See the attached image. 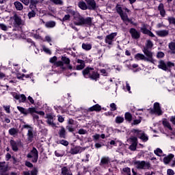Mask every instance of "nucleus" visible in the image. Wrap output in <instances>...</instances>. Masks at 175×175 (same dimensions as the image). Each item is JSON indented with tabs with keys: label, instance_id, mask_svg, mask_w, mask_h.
I'll list each match as a JSON object with an SVG mask.
<instances>
[{
	"label": "nucleus",
	"instance_id": "09e8293b",
	"mask_svg": "<svg viewBox=\"0 0 175 175\" xmlns=\"http://www.w3.org/2000/svg\"><path fill=\"white\" fill-rule=\"evenodd\" d=\"M62 59V62L66 64L67 65H69L70 64V59H69V58L66 57H63Z\"/></svg>",
	"mask_w": 175,
	"mask_h": 175
},
{
	"label": "nucleus",
	"instance_id": "49530a36",
	"mask_svg": "<svg viewBox=\"0 0 175 175\" xmlns=\"http://www.w3.org/2000/svg\"><path fill=\"white\" fill-rule=\"evenodd\" d=\"M27 16L29 18H32V17H35V16H36V12L35 10H32L30 12L28 13Z\"/></svg>",
	"mask_w": 175,
	"mask_h": 175
},
{
	"label": "nucleus",
	"instance_id": "0e129e2a",
	"mask_svg": "<svg viewBox=\"0 0 175 175\" xmlns=\"http://www.w3.org/2000/svg\"><path fill=\"white\" fill-rule=\"evenodd\" d=\"M21 1V2H22V3H23L24 5H25V6H28V5H29V0H19Z\"/></svg>",
	"mask_w": 175,
	"mask_h": 175
},
{
	"label": "nucleus",
	"instance_id": "473e14b6",
	"mask_svg": "<svg viewBox=\"0 0 175 175\" xmlns=\"http://www.w3.org/2000/svg\"><path fill=\"white\" fill-rule=\"evenodd\" d=\"M168 47L172 51V54H175V42H172L169 43Z\"/></svg>",
	"mask_w": 175,
	"mask_h": 175
},
{
	"label": "nucleus",
	"instance_id": "5701e85b",
	"mask_svg": "<svg viewBox=\"0 0 175 175\" xmlns=\"http://www.w3.org/2000/svg\"><path fill=\"white\" fill-rule=\"evenodd\" d=\"M120 16L121 17V19L122 20V21H124V23H125V24H126L127 23H131V19H129L126 13L123 12Z\"/></svg>",
	"mask_w": 175,
	"mask_h": 175
},
{
	"label": "nucleus",
	"instance_id": "f3484780",
	"mask_svg": "<svg viewBox=\"0 0 175 175\" xmlns=\"http://www.w3.org/2000/svg\"><path fill=\"white\" fill-rule=\"evenodd\" d=\"M14 20L16 25H24V21H23L21 17L18 16L17 14L14 16Z\"/></svg>",
	"mask_w": 175,
	"mask_h": 175
},
{
	"label": "nucleus",
	"instance_id": "1a4fd4ad",
	"mask_svg": "<svg viewBox=\"0 0 175 175\" xmlns=\"http://www.w3.org/2000/svg\"><path fill=\"white\" fill-rule=\"evenodd\" d=\"M12 95L14 99H16V100H19L20 103H24L25 100H27V97L24 94H18L16 92H12Z\"/></svg>",
	"mask_w": 175,
	"mask_h": 175
},
{
	"label": "nucleus",
	"instance_id": "f03ea898",
	"mask_svg": "<svg viewBox=\"0 0 175 175\" xmlns=\"http://www.w3.org/2000/svg\"><path fill=\"white\" fill-rule=\"evenodd\" d=\"M83 75L85 79H91V80H95L96 81L99 79V74L97 71H95L94 68H86L83 70Z\"/></svg>",
	"mask_w": 175,
	"mask_h": 175
},
{
	"label": "nucleus",
	"instance_id": "bb28decb",
	"mask_svg": "<svg viewBox=\"0 0 175 175\" xmlns=\"http://www.w3.org/2000/svg\"><path fill=\"white\" fill-rule=\"evenodd\" d=\"M14 5L16 9V10L21 11L23 9H24V6H23V3H21L20 1H15L14 3Z\"/></svg>",
	"mask_w": 175,
	"mask_h": 175
},
{
	"label": "nucleus",
	"instance_id": "a18cd8bd",
	"mask_svg": "<svg viewBox=\"0 0 175 175\" xmlns=\"http://www.w3.org/2000/svg\"><path fill=\"white\" fill-rule=\"evenodd\" d=\"M167 21L170 24H172L173 25H175V18L173 16H170L167 18Z\"/></svg>",
	"mask_w": 175,
	"mask_h": 175
},
{
	"label": "nucleus",
	"instance_id": "f257e3e1",
	"mask_svg": "<svg viewBox=\"0 0 175 175\" xmlns=\"http://www.w3.org/2000/svg\"><path fill=\"white\" fill-rule=\"evenodd\" d=\"M75 25H78L79 27H91L92 25V18L87 17L84 18L80 14H76L74 16Z\"/></svg>",
	"mask_w": 175,
	"mask_h": 175
},
{
	"label": "nucleus",
	"instance_id": "c85d7f7f",
	"mask_svg": "<svg viewBox=\"0 0 175 175\" xmlns=\"http://www.w3.org/2000/svg\"><path fill=\"white\" fill-rule=\"evenodd\" d=\"M85 2L88 3L92 9H95L96 8V3L95 2V0H85Z\"/></svg>",
	"mask_w": 175,
	"mask_h": 175
},
{
	"label": "nucleus",
	"instance_id": "20e7f679",
	"mask_svg": "<svg viewBox=\"0 0 175 175\" xmlns=\"http://www.w3.org/2000/svg\"><path fill=\"white\" fill-rule=\"evenodd\" d=\"M23 128L25 129H27V140L31 143L33 140V137H35V133L33 132V127H32L29 124H25L23 126Z\"/></svg>",
	"mask_w": 175,
	"mask_h": 175
},
{
	"label": "nucleus",
	"instance_id": "6ab92c4d",
	"mask_svg": "<svg viewBox=\"0 0 175 175\" xmlns=\"http://www.w3.org/2000/svg\"><path fill=\"white\" fill-rule=\"evenodd\" d=\"M156 33L158 36H160L161 38H165V36H167V35H169V31L159 30V31H156Z\"/></svg>",
	"mask_w": 175,
	"mask_h": 175
},
{
	"label": "nucleus",
	"instance_id": "c9c22d12",
	"mask_svg": "<svg viewBox=\"0 0 175 175\" xmlns=\"http://www.w3.org/2000/svg\"><path fill=\"white\" fill-rule=\"evenodd\" d=\"M154 154L157 155V157H162L163 155V152L161 150V148H157L154 151Z\"/></svg>",
	"mask_w": 175,
	"mask_h": 175
},
{
	"label": "nucleus",
	"instance_id": "ea45409f",
	"mask_svg": "<svg viewBox=\"0 0 175 175\" xmlns=\"http://www.w3.org/2000/svg\"><path fill=\"white\" fill-rule=\"evenodd\" d=\"M125 120L131 122V121H132V114H131L129 112H126L125 113Z\"/></svg>",
	"mask_w": 175,
	"mask_h": 175
},
{
	"label": "nucleus",
	"instance_id": "052dcab7",
	"mask_svg": "<svg viewBox=\"0 0 175 175\" xmlns=\"http://www.w3.org/2000/svg\"><path fill=\"white\" fill-rule=\"evenodd\" d=\"M66 12L67 13H70V14H72V16H76V12H75V11H73V10H72V9H68L67 10H66Z\"/></svg>",
	"mask_w": 175,
	"mask_h": 175
},
{
	"label": "nucleus",
	"instance_id": "13d9d810",
	"mask_svg": "<svg viewBox=\"0 0 175 175\" xmlns=\"http://www.w3.org/2000/svg\"><path fill=\"white\" fill-rule=\"evenodd\" d=\"M42 50H43V51H44V53H46V54H51V51H50L49 49V48H47L46 46H43Z\"/></svg>",
	"mask_w": 175,
	"mask_h": 175
},
{
	"label": "nucleus",
	"instance_id": "6e6552de",
	"mask_svg": "<svg viewBox=\"0 0 175 175\" xmlns=\"http://www.w3.org/2000/svg\"><path fill=\"white\" fill-rule=\"evenodd\" d=\"M146 57L142 53H137L135 55V59L137 61L144 60L147 61L148 62H151L152 64H154V59H152V56H147Z\"/></svg>",
	"mask_w": 175,
	"mask_h": 175
},
{
	"label": "nucleus",
	"instance_id": "79ce46f5",
	"mask_svg": "<svg viewBox=\"0 0 175 175\" xmlns=\"http://www.w3.org/2000/svg\"><path fill=\"white\" fill-rule=\"evenodd\" d=\"M18 131L17 129H14V128H12L11 129L9 130V133L10 135H11L12 136L14 135H17L18 133Z\"/></svg>",
	"mask_w": 175,
	"mask_h": 175
},
{
	"label": "nucleus",
	"instance_id": "e2e57ef3",
	"mask_svg": "<svg viewBox=\"0 0 175 175\" xmlns=\"http://www.w3.org/2000/svg\"><path fill=\"white\" fill-rule=\"evenodd\" d=\"M55 66H64V62L59 61L56 62L54 64Z\"/></svg>",
	"mask_w": 175,
	"mask_h": 175
},
{
	"label": "nucleus",
	"instance_id": "a878e982",
	"mask_svg": "<svg viewBox=\"0 0 175 175\" xmlns=\"http://www.w3.org/2000/svg\"><path fill=\"white\" fill-rule=\"evenodd\" d=\"M158 10L160 12V14L162 17H165V15L166 14V12L165 11V9L163 8V4L160 3L158 7Z\"/></svg>",
	"mask_w": 175,
	"mask_h": 175
},
{
	"label": "nucleus",
	"instance_id": "0eeeda50",
	"mask_svg": "<svg viewBox=\"0 0 175 175\" xmlns=\"http://www.w3.org/2000/svg\"><path fill=\"white\" fill-rule=\"evenodd\" d=\"M27 158H32L31 162H33V163H36L39 158V152H38V150L36 149V148H33L31 152L27 154Z\"/></svg>",
	"mask_w": 175,
	"mask_h": 175
},
{
	"label": "nucleus",
	"instance_id": "de8ad7c7",
	"mask_svg": "<svg viewBox=\"0 0 175 175\" xmlns=\"http://www.w3.org/2000/svg\"><path fill=\"white\" fill-rule=\"evenodd\" d=\"M51 2H53V3H55V5H63L64 1L62 0H50Z\"/></svg>",
	"mask_w": 175,
	"mask_h": 175
},
{
	"label": "nucleus",
	"instance_id": "f8f14e48",
	"mask_svg": "<svg viewBox=\"0 0 175 175\" xmlns=\"http://www.w3.org/2000/svg\"><path fill=\"white\" fill-rule=\"evenodd\" d=\"M131 140L132 144L129 146V150L131 151H136V147H137V137H131Z\"/></svg>",
	"mask_w": 175,
	"mask_h": 175
},
{
	"label": "nucleus",
	"instance_id": "3c124183",
	"mask_svg": "<svg viewBox=\"0 0 175 175\" xmlns=\"http://www.w3.org/2000/svg\"><path fill=\"white\" fill-rule=\"evenodd\" d=\"M29 8L30 9H33V8H36V1H35L34 0H31Z\"/></svg>",
	"mask_w": 175,
	"mask_h": 175
},
{
	"label": "nucleus",
	"instance_id": "5fc2aeb1",
	"mask_svg": "<svg viewBox=\"0 0 175 175\" xmlns=\"http://www.w3.org/2000/svg\"><path fill=\"white\" fill-rule=\"evenodd\" d=\"M78 133H79V135H87L88 131H87V130H84L83 129H80L78 131Z\"/></svg>",
	"mask_w": 175,
	"mask_h": 175
},
{
	"label": "nucleus",
	"instance_id": "f704fd0d",
	"mask_svg": "<svg viewBox=\"0 0 175 175\" xmlns=\"http://www.w3.org/2000/svg\"><path fill=\"white\" fill-rule=\"evenodd\" d=\"M82 49L83 50H86V51H89L92 49V45L91 44H82Z\"/></svg>",
	"mask_w": 175,
	"mask_h": 175
},
{
	"label": "nucleus",
	"instance_id": "7ed1b4c3",
	"mask_svg": "<svg viewBox=\"0 0 175 175\" xmlns=\"http://www.w3.org/2000/svg\"><path fill=\"white\" fill-rule=\"evenodd\" d=\"M134 165L138 170H147L151 167L150 162L146 161H135Z\"/></svg>",
	"mask_w": 175,
	"mask_h": 175
},
{
	"label": "nucleus",
	"instance_id": "ddd939ff",
	"mask_svg": "<svg viewBox=\"0 0 175 175\" xmlns=\"http://www.w3.org/2000/svg\"><path fill=\"white\" fill-rule=\"evenodd\" d=\"M129 32H130V33L131 35V38H133V39H139L140 38V33L139 31H137V30H136L135 28L130 29Z\"/></svg>",
	"mask_w": 175,
	"mask_h": 175
},
{
	"label": "nucleus",
	"instance_id": "69168bd1",
	"mask_svg": "<svg viewBox=\"0 0 175 175\" xmlns=\"http://www.w3.org/2000/svg\"><path fill=\"white\" fill-rule=\"evenodd\" d=\"M31 175H38V169L34 168L33 170H31Z\"/></svg>",
	"mask_w": 175,
	"mask_h": 175
},
{
	"label": "nucleus",
	"instance_id": "cd10ccee",
	"mask_svg": "<svg viewBox=\"0 0 175 175\" xmlns=\"http://www.w3.org/2000/svg\"><path fill=\"white\" fill-rule=\"evenodd\" d=\"M173 158H174V155L172 154H170L168 156L164 157V159H163L164 163L167 165V163H169V162H170V161H172V159H173Z\"/></svg>",
	"mask_w": 175,
	"mask_h": 175
},
{
	"label": "nucleus",
	"instance_id": "37998d69",
	"mask_svg": "<svg viewBox=\"0 0 175 175\" xmlns=\"http://www.w3.org/2000/svg\"><path fill=\"white\" fill-rule=\"evenodd\" d=\"M116 124H121L124 122V118L121 116H117L116 118Z\"/></svg>",
	"mask_w": 175,
	"mask_h": 175
},
{
	"label": "nucleus",
	"instance_id": "4c0bfd02",
	"mask_svg": "<svg viewBox=\"0 0 175 175\" xmlns=\"http://www.w3.org/2000/svg\"><path fill=\"white\" fill-rule=\"evenodd\" d=\"M116 9L117 13H118L120 16L122 14V13H124V10H122V8L121 7V5H116Z\"/></svg>",
	"mask_w": 175,
	"mask_h": 175
},
{
	"label": "nucleus",
	"instance_id": "c756f323",
	"mask_svg": "<svg viewBox=\"0 0 175 175\" xmlns=\"http://www.w3.org/2000/svg\"><path fill=\"white\" fill-rule=\"evenodd\" d=\"M121 175H131V168L128 167L122 168Z\"/></svg>",
	"mask_w": 175,
	"mask_h": 175
},
{
	"label": "nucleus",
	"instance_id": "603ef678",
	"mask_svg": "<svg viewBox=\"0 0 175 175\" xmlns=\"http://www.w3.org/2000/svg\"><path fill=\"white\" fill-rule=\"evenodd\" d=\"M5 111L8 113V114H10V105H3V106Z\"/></svg>",
	"mask_w": 175,
	"mask_h": 175
},
{
	"label": "nucleus",
	"instance_id": "a19ab883",
	"mask_svg": "<svg viewBox=\"0 0 175 175\" xmlns=\"http://www.w3.org/2000/svg\"><path fill=\"white\" fill-rule=\"evenodd\" d=\"M141 31L142 33H144L145 35H147L150 31V30L147 29V27L144 25L141 27Z\"/></svg>",
	"mask_w": 175,
	"mask_h": 175
},
{
	"label": "nucleus",
	"instance_id": "6e6d98bb",
	"mask_svg": "<svg viewBox=\"0 0 175 175\" xmlns=\"http://www.w3.org/2000/svg\"><path fill=\"white\" fill-rule=\"evenodd\" d=\"M49 62H51V64H54V65H55V62H57V57L54 56V57H51L49 59Z\"/></svg>",
	"mask_w": 175,
	"mask_h": 175
},
{
	"label": "nucleus",
	"instance_id": "4d7b16f0",
	"mask_svg": "<svg viewBox=\"0 0 175 175\" xmlns=\"http://www.w3.org/2000/svg\"><path fill=\"white\" fill-rule=\"evenodd\" d=\"M0 28L1 29H2V31H7L9 27H8V26H6L5 25L1 23Z\"/></svg>",
	"mask_w": 175,
	"mask_h": 175
},
{
	"label": "nucleus",
	"instance_id": "864d4df0",
	"mask_svg": "<svg viewBox=\"0 0 175 175\" xmlns=\"http://www.w3.org/2000/svg\"><path fill=\"white\" fill-rule=\"evenodd\" d=\"M55 157H62L63 155H65V152H59L56 150L55 151Z\"/></svg>",
	"mask_w": 175,
	"mask_h": 175
},
{
	"label": "nucleus",
	"instance_id": "2eb2a0df",
	"mask_svg": "<svg viewBox=\"0 0 175 175\" xmlns=\"http://www.w3.org/2000/svg\"><path fill=\"white\" fill-rule=\"evenodd\" d=\"M110 163L109 157H103L100 159V166H105V165H109Z\"/></svg>",
	"mask_w": 175,
	"mask_h": 175
},
{
	"label": "nucleus",
	"instance_id": "338daca9",
	"mask_svg": "<svg viewBox=\"0 0 175 175\" xmlns=\"http://www.w3.org/2000/svg\"><path fill=\"white\" fill-rule=\"evenodd\" d=\"M167 173L168 175H174V171L172 169H168Z\"/></svg>",
	"mask_w": 175,
	"mask_h": 175
},
{
	"label": "nucleus",
	"instance_id": "8fccbe9b",
	"mask_svg": "<svg viewBox=\"0 0 175 175\" xmlns=\"http://www.w3.org/2000/svg\"><path fill=\"white\" fill-rule=\"evenodd\" d=\"M109 106L111 107V111H116V110H117V105L116 103H111Z\"/></svg>",
	"mask_w": 175,
	"mask_h": 175
},
{
	"label": "nucleus",
	"instance_id": "aec40b11",
	"mask_svg": "<svg viewBox=\"0 0 175 175\" xmlns=\"http://www.w3.org/2000/svg\"><path fill=\"white\" fill-rule=\"evenodd\" d=\"M77 64H80V65L77 66L76 69L77 70H81L85 68V63H84L83 60L78 59Z\"/></svg>",
	"mask_w": 175,
	"mask_h": 175
},
{
	"label": "nucleus",
	"instance_id": "4be33fe9",
	"mask_svg": "<svg viewBox=\"0 0 175 175\" xmlns=\"http://www.w3.org/2000/svg\"><path fill=\"white\" fill-rule=\"evenodd\" d=\"M158 68L159 69H162V70H167V66H166V64L163 60H161L159 62Z\"/></svg>",
	"mask_w": 175,
	"mask_h": 175
},
{
	"label": "nucleus",
	"instance_id": "4468645a",
	"mask_svg": "<svg viewBox=\"0 0 175 175\" xmlns=\"http://www.w3.org/2000/svg\"><path fill=\"white\" fill-rule=\"evenodd\" d=\"M20 144H21V142L20 141L16 142L12 139L10 141V145L13 151H18V146H20Z\"/></svg>",
	"mask_w": 175,
	"mask_h": 175
},
{
	"label": "nucleus",
	"instance_id": "9d476101",
	"mask_svg": "<svg viewBox=\"0 0 175 175\" xmlns=\"http://www.w3.org/2000/svg\"><path fill=\"white\" fill-rule=\"evenodd\" d=\"M116 36H117V32L107 35L105 37V43L107 44H113V42H114V38H116Z\"/></svg>",
	"mask_w": 175,
	"mask_h": 175
},
{
	"label": "nucleus",
	"instance_id": "7c9ffc66",
	"mask_svg": "<svg viewBox=\"0 0 175 175\" xmlns=\"http://www.w3.org/2000/svg\"><path fill=\"white\" fill-rule=\"evenodd\" d=\"M45 27L46 28H54L55 27V21H49L45 23Z\"/></svg>",
	"mask_w": 175,
	"mask_h": 175
},
{
	"label": "nucleus",
	"instance_id": "680f3d73",
	"mask_svg": "<svg viewBox=\"0 0 175 175\" xmlns=\"http://www.w3.org/2000/svg\"><path fill=\"white\" fill-rule=\"evenodd\" d=\"M157 57V58H163L165 57V53H163V52H159Z\"/></svg>",
	"mask_w": 175,
	"mask_h": 175
},
{
	"label": "nucleus",
	"instance_id": "39448f33",
	"mask_svg": "<svg viewBox=\"0 0 175 175\" xmlns=\"http://www.w3.org/2000/svg\"><path fill=\"white\" fill-rule=\"evenodd\" d=\"M133 132L137 136L139 139L142 140V142H148V135H147L144 131L139 129H133Z\"/></svg>",
	"mask_w": 175,
	"mask_h": 175
},
{
	"label": "nucleus",
	"instance_id": "b1692460",
	"mask_svg": "<svg viewBox=\"0 0 175 175\" xmlns=\"http://www.w3.org/2000/svg\"><path fill=\"white\" fill-rule=\"evenodd\" d=\"M62 175H73V174H72V171H70V170H69L66 167H63L62 168Z\"/></svg>",
	"mask_w": 175,
	"mask_h": 175
},
{
	"label": "nucleus",
	"instance_id": "9b49d317",
	"mask_svg": "<svg viewBox=\"0 0 175 175\" xmlns=\"http://www.w3.org/2000/svg\"><path fill=\"white\" fill-rule=\"evenodd\" d=\"M151 113H156L158 116H162V110L161 109L159 103H155L154 104V107L153 109H151Z\"/></svg>",
	"mask_w": 175,
	"mask_h": 175
},
{
	"label": "nucleus",
	"instance_id": "dca6fc26",
	"mask_svg": "<svg viewBox=\"0 0 175 175\" xmlns=\"http://www.w3.org/2000/svg\"><path fill=\"white\" fill-rule=\"evenodd\" d=\"M46 122L49 125H51V126H55V124L54 123V116L52 115L48 114L46 115Z\"/></svg>",
	"mask_w": 175,
	"mask_h": 175
},
{
	"label": "nucleus",
	"instance_id": "2f4dec72",
	"mask_svg": "<svg viewBox=\"0 0 175 175\" xmlns=\"http://www.w3.org/2000/svg\"><path fill=\"white\" fill-rule=\"evenodd\" d=\"M18 110L22 113L24 114L25 116H28V111L25 108L23 107L18 106L17 107Z\"/></svg>",
	"mask_w": 175,
	"mask_h": 175
},
{
	"label": "nucleus",
	"instance_id": "393cba45",
	"mask_svg": "<svg viewBox=\"0 0 175 175\" xmlns=\"http://www.w3.org/2000/svg\"><path fill=\"white\" fill-rule=\"evenodd\" d=\"M59 137H62V139H65L66 137V131L63 126L60 127V130L59 131Z\"/></svg>",
	"mask_w": 175,
	"mask_h": 175
},
{
	"label": "nucleus",
	"instance_id": "774afa93",
	"mask_svg": "<svg viewBox=\"0 0 175 175\" xmlns=\"http://www.w3.org/2000/svg\"><path fill=\"white\" fill-rule=\"evenodd\" d=\"M0 169L1 170H6V167H5V163H0Z\"/></svg>",
	"mask_w": 175,
	"mask_h": 175
},
{
	"label": "nucleus",
	"instance_id": "bf43d9fd",
	"mask_svg": "<svg viewBox=\"0 0 175 175\" xmlns=\"http://www.w3.org/2000/svg\"><path fill=\"white\" fill-rule=\"evenodd\" d=\"M57 120L59 122H64L65 121V118H64V117H62L61 115L57 116Z\"/></svg>",
	"mask_w": 175,
	"mask_h": 175
},
{
	"label": "nucleus",
	"instance_id": "58836bf2",
	"mask_svg": "<svg viewBox=\"0 0 175 175\" xmlns=\"http://www.w3.org/2000/svg\"><path fill=\"white\" fill-rule=\"evenodd\" d=\"M57 144H62V146H65L66 147L69 146V142L64 139H61L57 142Z\"/></svg>",
	"mask_w": 175,
	"mask_h": 175
},
{
	"label": "nucleus",
	"instance_id": "423d86ee",
	"mask_svg": "<svg viewBox=\"0 0 175 175\" xmlns=\"http://www.w3.org/2000/svg\"><path fill=\"white\" fill-rule=\"evenodd\" d=\"M154 44L150 40L146 41V46L143 49V53L146 55V57H152V52H151L149 49H152Z\"/></svg>",
	"mask_w": 175,
	"mask_h": 175
},
{
	"label": "nucleus",
	"instance_id": "e433bc0d",
	"mask_svg": "<svg viewBox=\"0 0 175 175\" xmlns=\"http://www.w3.org/2000/svg\"><path fill=\"white\" fill-rule=\"evenodd\" d=\"M163 125L170 129V131H172V126H170V123L167 120L163 121Z\"/></svg>",
	"mask_w": 175,
	"mask_h": 175
},
{
	"label": "nucleus",
	"instance_id": "412c9836",
	"mask_svg": "<svg viewBox=\"0 0 175 175\" xmlns=\"http://www.w3.org/2000/svg\"><path fill=\"white\" fill-rule=\"evenodd\" d=\"M80 151H81V147L75 146V148L70 149V154H72V155H75L76 154H79Z\"/></svg>",
	"mask_w": 175,
	"mask_h": 175
},
{
	"label": "nucleus",
	"instance_id": "c03bdc74",
	"mask_svg": "<svg viewBox=\"0 0 175 175\" xmlns=\"http://www.w3.org/2000/svg\"><path fill=\"white\" fill-rule=\"evenodd\" d=\"M33 113H38V111H36V109L33 107H30L27 109V114H33Z\"/></svg>",
	"mask_w": 175,
	"mask_h": 175
},
{
	"label": "nucleus",
	"instance_id": "72a5a7b5",
	"mask_svg": "<svg viewBox=\"0 0 175 175\" xmlns=\"http://www.w3.org/2000/svg\"><path fill=\"white\" fill-rule=\"evenodd\" d=\"M79 8L82 10H87V4L84 1H79L78 3Z\"/></svg>",
	"mask_w": 175,
	"mask_h": 175
},
{
	"label": "nucleus",
	"instance_id": "a211bd4d",
	"mask_svg": "<svg viewBox=\"0 0 175 175\" xmlns=\"http://www.w3.org/2000/svg\"><path fill=\"white\" fill-rule=\"evenodd\" d=\"M100 110H102V107L99 104H96L88 108V111H100Z\"/></svg>",
	"mask_w": 175,
	"mask_h": 175
}]
</instances>
